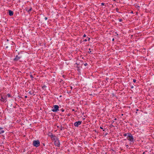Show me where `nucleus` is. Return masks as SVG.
Segmentation results:
<instances>
[{
	"label": "nucleus",
	"mask_w": 154,
	"mask_h": 154,
	"mask_svg": "<svg viewBox=\"0 0 154 154\" xmlns=\"http://www.w3.org/2000/svg\"><path fill=\"white\" fill-rule=\"evenodd\" d=\"M59 106L57 105H55L53 107V109L51 110L53 112H56L59 111Z\"/></svg>",
	"instance_id": "nucleus-4"
},
{
	"label": "nucleus",
	"mask_w": 154,
	"mask_h": 154,
	"mask_svg": "<svg viewBox=\"0 0 154 154\" xmlns=\"http://www.w3.org/2000/svg\"><path fill=\"white\" fill-rule=\"evenodd\" d=\"M70 88L71 90H72V86H70Z\"/></svg>",
	"instance_id": "nucleus-35"
},
{
	"label": "nucleus",
	"mask_w": 154,
	"mask_h": 154,
	"mask_svg": "<svg viewBox=\"0 0 154 154\" xmlns=\"http://www.w3.org/2000/svg\"><path fill=\"white\" fill-rule=\"evenodd\" d=\"M45 20H47V19H48V18H47V17H45Z\"/></svg>",
	"instance_id": "nucleus-29"
},
{
	"label": "nucleus",
	"mask_w": 154,
	"mask_h": 154,
	"mask_svg": "<svg viewBox=\"0 0 154 154\" xmlns=\"http://www.w3.org/2000/svg\"><path fill=\"white\" fill-rule=\"evenodd\" d=\"M131 13H133V11L131 12Z\"/></svg>",
	"instance_id": "nucleus-51"
},
{
	"label": "nucleus",
	"mask_w": 154,
	"mask_h": 154,
	"mask_svg": "<svg viewBox=\"0 0 154 154\" xmlns=\"http://www.w3.org/2000/svg\"><path fill=\"white\" fill-rule=\"evenodd\" d=\"M116 12H118L119 13H120V12H119V8H116Z\"/></svg>",
	"instance_id": "nucleus-14"
},
{
	"label": "nucleus",
	"mask_w": 154,
	"mask_h": 154,
	"mask_svg": "<svg viewBox=\"0 0 154 154\" xmlns=\"http://www.w3.org/2000/svg\"><path fill=\"white\" fill-rule=\"evenodd\" d=\"M8 13H9V15L10 16H12L14 14V12L13 11H12L11 10H8Z\"/></svg>",
	"instance_id": "nucleus-7"
},
{
	"label": "nucleus",
	"mask_w": 154,
	"mask_h": 154,
	"mask_svg": "<svg viewBox=\"0 0 154 154\" xmlns=\"http://www.w3.org/2000/svg\"><path fill=\"white\" fill-rule=\"evenodd\" d=\"M119 21L120 22H122V19H119Z\"/></svg>",
	"instance_id": "nucleus-21"
},
{
	"label": "nucleus",
	"mask_w": 154,
	"mask_h": 154,
	"mask_svg": "<svg viewBox=\"0 0 154 154\" xmlns=\"http://www.w3.org/2000/svg\"><path fill=\"white\" fill-rule=\"evenodd\" d=\"M72 111H75V110H74V109H73L72 110Z\"/></svg>",
	"instance_id": "nucleus-40"
},
{
	"label": "nucleus",
	"mask_w": 154,
	"mask_h": 154,
	"mask_svg": "<svg viewBox=\"0 0 154 154\" xmlns=\"http://www.w3.org/2000/svg\"><path fill=\"white\" fill-rule=\"evenodd\" d=\"M46 87L47 86L45 85H44L43 86H42V88L45 91L46 90Z\"/></svg>",
	"instance_id": "nucleus-12"
},
{
	"label": "nucleus",
	"mask_w": 154,
	"mask_h": 154,
	"mask_svg": "<svg viewBox=\"0 0 154 154\" xmlns=\"http://www.w3.org/2000/svg\"><path fill=\"white\" fill-rule=\"evenodd\" d=\"M30 77L31 78H33V76L32 75H30Z\"/></svg>",
	"instance_id": "nucleus-27"
},
{
	"label": "nucleus",
	"mask_w": 154,
	"mask_h": 154,
	"mask_svg": "<svg viewBox=\"0 0 154 154\" xmlns=\"http://www.w3.org/2000/svg\"><path fill=\"white\" fill-rule=\"evenodd\" d=\"M32 144L34 146L37 147L40 146V143L38 140H35L33 141Z\"/></svg>",
	"instance_id": "nucleus-2"
},
{
	"label": "nucleus",
	"mask_w": 154,
	"mask_h": 154,
	"mask_svg": "<svg viewBox=\"0 0 154 154\" xmlns=\"http://www.w3.org/2000/svg\"><path fill=\"white\" fill-rule=\"evenodd\" d=\"M145 152H143V154H145Z\"/></svg>",
	"instance_id": "nucleus-45"
},
{
	"label": "nucleus",
	"mask_w": 154,
	"mask_h": 154,
	"mask_svg": "<svg viewBox=\"0 0 154 154\" xmlns=\"http://www.w3.org/2000/svg\"><path fill=\"white\" fill-rule=\"evenodd\" d=\"M7 41H8V39H7Z\"/></svg>",
	"instance_id": "nucleus-49"
},
{
	"label": "nucleus",
	"mask_w": 154,
	"mask_h": 154,
	"mask_svg": "<svg viewBox=\"0 0 154 154\" xmlns=\"http://www.w3.org/2000/svg\"><path fill=\"white\" fill-rule=\"evenodd\" d=\"M22 57L21 56L16 55L15 57L13 59L14 61H17L19 60Z\"/></svg>",
	"instance_id": "nucleus-6"
},
{
	"label": "nucleus",
	"mask_w": 154,
	"mask_h": 154,
	"mask_svg": "<svg viewBox=\"0 0 154 154\" xmlns=\"http://www.w3.org/2000/svg\"><path fill=\"white\" fill-rule=\"evenodd\" d=\"M114 120H117V119L116 118H115Z\"/></svg>",
	"instance_id": "nucleus-42"
},
{
	"label": "nucleus",
	"mask_w": 154,
	"mask_h": 154,
	"mask_svg": "<svg viewBox=\"0 0 154 154\" xmlns=\"http://www.w3.org/2000/svg\"><path fill=\"white\" fill-rule=\"evenodd\" d=\"M131 88H134V86H132Z\"/></svg>",
	"instance_id": "nucleus-34"
},
{
	"label": "nucleus",
	"mask_w": 154,
	"mask_h": 154,
	"mask_svg": "<svg viewBox=\"0 0 154 154\" xmlns=\"http://www.w3.org/2000/svg\"><path fill=\"white\" fill-rule=\"evenodd\" d=\"M91 48H89V51H88V53H89V54H90L91 53Z\"/></svg>",
	"instance_id": "nucleus-15"
},
{
	"label": "nucleus",
	"mask_w": 154,
	"mask_h": 154,
	"mask_svg": "<svg viewBox=\"0 0 154 154\" xmlns=\"http://www.w3.org/2000/svg\"><path fill=\"white\" fill-rule=\"evenodd\" d=\"M4 132V131L3 130V128L0 127V134L3 133Z\"/></svg>",
	"instance_id": "nucleus-10"
},
{
	"label": "nucleus",
	"mask_w": 154,
	"mask_h": 154,
	"mask_svg": "<svg viewBox=\"0 0 154 154\" xmlns=\"http://www.w3.org/2000/svg\"><path fill=\"white\" fill-rule=\"evenodd\" d=\"M29 93L30 95H32V94L33 95H35V94H34V92H33L32 93L31 91H30L29 92Z\"/></svg>",
	"instance_id": "nucleus-13"
},
{
	"label": "nucleus",
	"mask_w": 154,
	"mask_h": 154,
	"mask_svg": "<svg viewBox=\"0 0 154 154\" xmlns=\"http://www.w3.org/2000/svg\"><path fill=\"white\" fill-rule=\"evenodd\" d=\"M7 96H8V97H11V94H7Z\"/></svg>",
	"instance_id": "nucleus-17"
},
{
	"label": "nucleus",
	"mask_w": 154,
	"mask_h": 154,
	"mask_svg": "<svg viewBox=\"0 0 154 154\" xmlns=\"http://www.w3.org/2000/svg\"><path fill=\"white\" fill-rule=\"evenodd\" d=\"M25 98H27V96H25Z\"/></svg>",
	"instance_id": "nucleus-38"
},
{
	"label": "nucleus",
	"mask_w": 154,
	"mask_h": 154,
	"mask_svg": "<svg viewBox=\"0 0 154 154\" xmlns=\"http://www.w3.org/2000/svg\"><path fill=\"white\" fill-rule=\"evenodd\" d=\"M87 38H88V40L89 41L90 40V38H89V37H87Z\"/></svg>",
	"instance_id": "nucleus-28"
},
{
	"label": "nucleus",
	"mask_w": 154,
	"mask_h": 154,
	"mask_svg": "<svg viewBox=\"0 0 154 154\" xmlns=\"http://www.w3.org/2000/svg\"><path fill=\"white\" fill-rule=\"evenodd\" d=\"M60 97H61V96H60Z\"/></svg>",
	"instance_id": "nucleus-52"
},
{
	"label": "nucleus",
	"mask_w": 154,
	"mask_h": 154,
	"mask_svg": "<svg viewBox=\"0 0 154 154\" xmlns=\"http://www.w3.org/2000/svg\"><path fill=\"white\" fill-rule=\"evenodd\" d=\"M114 41V38H113L112 39V41Z\"/></svg>",
	"instance_id": "nucleus-37"
},
{
	"label": "nucleus",
	"mask_w": 154,
	"mask_h": 154,
	"mask_svg": "<svg viewBox=\"0 0 154 154\" xmlns=\"http://www.w3.org/2000/svg\"><path fill=\"white\" fill-rule=\"evenodd\" d=\"M110 127H114L115 126L112 124L110 125Z\"/></svg>",
	"instance_id": "nucleus-22"
},
{
	"label": "nucleus",
	"mask_w": 154,
	"mask_h": 154,
	"mask_svg": "<svg viewBox=\"0 0 154 154\" xmlns=\"http://www.w3.org/2000/svg\"><path fill=\"white\" fill-rule=\"evenodd\" d=\"M114 122V121H112V123H113Z\"/></svg>",
	"instance_id": "nucleus-39"
},
{
	"label": "nucleus",
	"mask_w": 154,
	"mask_h": 154,
	"mask_svg": "<svg viewBox=\"0 0 154 154\" xmlns=\"http://www.w3.org/2000/svg\"><path fill=\"white\" fill-rule=\"evenodd\" d=\"M136 110V111H139V109H137Z\"/></svg>",
	"instance_id": "nucleus-41"
},
{
	"label": "nucleus",
	"mask_w": 154,
	"mask_h": 154,
	"mask_svg": "<svg viewBox=\"0 0 154 154\" xmlns=\"http://www.w3.org/2000/svg\"><path fill=\"white\" fill-rule=\"evenodd\" d=\"M60 82L61 83H62L63 84H64V83L63 82V80L61 79L60 81Z\"/></svg>",
	"instance_id": "nucleus-19"
},
{
	"label": "nucleus",
	"mask_w": 154,
	"mask_h": 154,
	"mask_svg": "<svg viewBox=\"0 0 154 154\" xmlns=\"http://www.w3.org/2000/svg\"><path fill=\"white\" fill-rule=\"evenodd\" d=\"M128 134L127 137L128 138V140L131 142H133L134 140V138L132 134L129 133V134Z\"/></svg>",
	"instance_id": "nucleus-3"
},
{
	"label": "nucleus",
	"mask_w": 154,
	"mask_h": 154,
	"mask_svg": "<svg viewBox=\"0 0 154 154\" xmlns=\"http://www.w3.org/2000/svg\"><path fill=\"white\" fill-rule=\"evenodd\" d=\"M129 134V133H125L123 135L125 137L127 136V134Z\"/></svg>",
	"instance_id": "nucleus-16"
},
{
	"label": "nucleus",
	"mask_w": 154,
	"mask_h": 154,
	"mask_svg": "<svg viewBox=\"0 0 154 154\" xmlns=\"http://www.w3.org/2000/svg\"><path fill=\"white\" fill-rule=\"evenodd\" d=\"M60 110H61V111L62 112H64V110L63 109V108H62V109H60Z\"/></svg>",
	"instance_id": "nucleus-23"
},
{
	"label": "nucleus",
	"mask_w": 154,
	"mask_h": 154,
	"mask_svg": "<svg viewBox=\"0 0 154 154\" xmlns=\"http://www.w3.org/2000/svg\"><path fill=\"white\" fill-rule=\"evenodd\" d=\"M131 13H133V11L131 12Z\"/></svg>",
	"instance_id": "nucleus-50"
},
{
	"label": "nucleus",
	"mask_w": 154,
	"mask_h": 154,
	"mask_svg": "<svg viewBox=\"0 0 154 154\" xmlns=\"http://www.w3.org/2000/svg\"><path fill=\"white\" fill-rule=\"evenodd\" d=\"M133 82H136V79H134L133 80Z\"/></svg>",
	"instance_id": "nucleus-24"
},
{
	"label": "nucleus",
	"mask_w": 154,
	"mask_h": 154,
	"mask_svg": "<svg viewBox=\"0 0 154 154\" xmlns=\"http://www.w3.org/2000/svg\"><path fill=\"white\" fill-rule=\"evenodd\" d=\"M86 35L85 34H84V35L83 36V37H86Z\"/></svg>",
	"instance_id": "nucleus-31"
},
{
	"label": "nucleus",
	"mask_w": 154,
	"mask_h": 154,
	"mask_svg": "<svg viewBox=\"0 0 154 154\" xmlns=\"http://www.w3.org/2000/svg\"><path fill=\"white\" fill-rule=\"evenodd\" d=\"M54 144L58 147H60V144L59 139L58 138H55V139H54Z\"/></svg>",
	"instance_id": "nucleus-1"
},
{
	"label": "nucleus",
	"mask_w": 154,
	"mask_h": 154,
	"mask_svg": "<svg viewBox=\"0 0 154 154\" xmlns=\"http://www.w3.org/2000/svg\"><path fill=\"white\" fill-rule=\"evenodd\" d=\"M82 121H79L75 122L74 124V125L75 127H78L81 124Z\"/></svg>",
	"instance_id": "nucleus-5"
},
{
	"label": "nucleus",
	"mask_w": 154,
	"mask_h": 154,
	"mask_svg": "<svg viewBox=\"0 0 154 154\" xmlns=\"http://www.w3.org/2000/svg\"><path fill=\"white\" fill-rule=\"evenodd\" d=\"M101 4L102 5H105V3H102Z\"/></svg>",
	"instance_id": "nucleus-26"
},
{
	"label": "nucleus",
	"mask_w": 154,
	"mask_h": 154,
	"mask_svg": "<svg viewBox=\"0 0 154 154\" xmlns=\"http://www.w3.org/2000/svg\"><path fill=\"white\" fill-rule=\"evenodd\" d=\"M91 154V153H90V154Z\"/></svg>",
	"instance_id": "nucleus-53"
},
{
	"label": "nucleus",
	"mask_w": 154,
	"mask_h": 154,
	"mask_svg": "<svg viewBox=\"0 0 154 154\" xmlns=\"http://www.w3.org/2000/svg\"><path fill=\"white\" fill-rule=\"evenodd\" d=\"M50 137L51 138H52L53 140H54V139H55V138H57V137H56L53 134H52L50 136Z\"/></svg>",
	"instance_id": "nucleus-11"
},
{
	"label": "nucleus",
	"mask_w": 154,
	"mask_h": 154,
	"mask_svg": "<svg viewBox=\"0 0 154 154\" xmlns=\"http://www.w3.org/2000/svg\"><path fill=\"white\" fill-rule=\"evenodd\" d=\"M137 112H136V114H137Z\"/></svg>",
	"instance_id": "nucleus-46"
},
{
	"label": "nucleus",
	"mask_w": 154,
	"mask_h": 154,
	"mask_svg": "<svg viewBox=\"0 0 154 154\" xmlns=\"http://www.w3.org/2000/svg\"><path fill=\"white\" fill-rule=\"evenodd\" d=\"M32 8L31 7H30V8L28 9V8H26V11L29 13H30V12L32 10Z\"/></svg>",
	"instance_id": "nucleus-8"
},
{
	"label": "nucleus",
	"mask_w": 154,
	"mask_h": 154,
	"mask_svg": "<svg viewBox=\"0 0 154 154\" xmlns=\"http://www.w3.org/2000/svg\"><path fill=\"white\" fill-rule=\"evenodd\" d=\"M115 33H116V34L117 36H118L119 35H118V34L117 33V32H116Z\"/></svg>",
	"instance_id": "nucleus-33"
},
{
	"label": "nucleus",
	"mask_w": 154,
	"mask_h": 154,
	"mask_svg": "<svg viewBox=\"0 0 154 154\" xmlns=\"http://www.w3.org/2000/svg\"><path fill=\"white\" fill-rule=\"evenodd\" d=\"M63 128H64L61 125L60 126V131H62V129H63Z\"/></svg>",
	"instance_id": "nucleus-18"
},
{
	"label": "nucleus",
	"mask_w": 154,
	"mask_h": 154,
	"mask_svg": "<svg viewBox=\"0 0 154 154\" xmlns=\"http://www.w3.org/2000/svg\"><path fill=\"white\" fill-rule=\"evenodd\" d=\"M84 66H87V65H88V64H87V63H85V64H84Z\"/></svg>",
	"instance_id": "nucleus-25"
},
{
	"label": "nucleus",
	"mask_w": 154,
	"mask_h": 154,
	"mask_svg": "<svg viewBox=\"0 0 154 154\" xmlns=\"http://www.w3.org/2000/svg\"><path fill=\"white\" fill-rule=\"evenodd\" d=\"M6 97H3L2 96L1 97V99H0V100H1V101H2L3 102H4V101H5V100H6Z\"/></svg>",
	"instance_id": "nucleus-9"
},
{
	"label": "nucleus",
	"mask_w": 154,
	"mask_h": 154,
	"mask_svg": "<svg viewBox=\"0 0 154 154\" xmlns=\"http://www.w3.org/2000/svg\"><path fill=\"white\" fill-rule=\"evenodd\" d=\"M87 39H85L83 41L84 42H87Z\"/></svg>",
	"instance_id": "nucleus-30"
},
{
	"label": "nucleus",
	"mask_w": 154,
	"mask_h": 154,
	"mask_svg": "<svg viewBox=\"0 0 154 154\" xmlns=\"http://www.w3.org/2000/svg\"><path fill=\"white\" fill-rule=\"evenodd\" d=\"M127 147V148H128V145H125Z\"/></svg>",
	"instance_id": "nucleus-32"
},
{
	"label": "nucleus",
	"mask_w": 154,
	"mask_h": 154,
	"mask_svg": "<svg viewBox=\"0 0 154 154\" xmlns=\"http://www.w3.org/2000/svg\"><path fill=\"white\" fill-rule=\"evenodd\" d=\"M8 48V46H7L6 47V48Z\"/></svg>",
	"instance_id": "nucleus-43"
},
{
	"label": "nucleus",
	"mask_w": 154,
	"mask_h": 154,
	"mask_svg": "<svg viewBox=\"0 0 154 154\" xmlns=\"http://www.w3.org/2000/svg\"><path fill=\"white\" fill-rule=\"evenodd\" d=\"M100 129H103V131H105V129H103V128L102 127H101V126H100Z\"/></svg>",
	"instance_id": "nucleus-20"
},
{
	"label": "nucleus",
	"mask_w": 154,
	"mask_h": 154,
	"mask_svg": "<svg viewBox=\"0 0 154 154\" xmlns=\"http://www.w3.org/2000/svg\"><path fill=\"white\" fill-rule=\"evenodd\" d=\"M64 76H65V75H63V77H64Z\"/></svg>",
	"instance_id": "nucleus-48"
},
{
	"label": "nucleus",
	"mask_w": 154,
	"mask_h": 154,
	"mask_svg": "<svg viewBox=\"0 0 154 154\" xmlns=\"http://www.w3.org/2000/svg\"><path fill=\"white\" fill-rule=\"evenodd\" d=\"M126 140V139H124V140Z\"/></svg>",
	"instance_id": "nucleus-47"
},
{
	"label": "nucleus",
	"mask_w": 154,
	"mask_h": 154,
	"mask_svg": "<svg viewBox=\"0 0 154 154\" xmlns=\"http://www.w3.org/2000/svg\"><path fill=\"white\" fill-rule=\"evenodd\" d=\"M113 1L114 2H116V0H113Z\"/></svg>",
	"instance_id": "nucleus-44"
},
{
	"label": "nucleus",
	"mask_w": 154,
	"mask_h": 154,
	"mask_svg": "<svg viewBox=\"0 0 154 154\" xmlns=\"http://www.w3.org/2000/svg\"><path fill=\"white\" fill-rule=\"evenodd\" d=\"M11 43H12L11 44L12 45H13V44H14V43L12 42H11Z\"/></svg>",
	"instance_id": "nucleus-36"
}]
</instances>
